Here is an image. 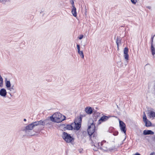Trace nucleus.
<instances>
[{"label":"nucleus","instance_id":"nucleus-18","mask_svg":"<svg viewBox=\"0 0 155 155\" xmlns=\"http://www.w3.org/2000/svg\"><path fill=\"white\" fill-rule=\"evenodd\" d=\"M148 114L150 118L155 117V112L153 111H151Z\"/></svg>","mask_w":155,"mask_h":155},{"label":"nucleus","instance_id":"nucleus-3","mask_svg":"<svg viewBox=\"0 0 155 155\" xmlns=\"http://www.w3.org/2000/svg\"><path fill=\"white\" fill-rule=\"evenodd\" d=\"M81 117H77L74 123H72L73 129L78 130L81 126Z\"/></svg>","mask_w":155,"mask_h":155},{"label":"nucleus","instance_id":"nucleus-2","mask_svg":"<svg viewBox=\"0 0 155 155\" xmlns=\"http://www.w3.org/2000/svg\"><path fill=\"white\" fill-rule=\"evenodd\" d=\"M95 127L94 123V121L92 119L89 120L87 132L89 135H91L95 132Z\"/></svg>","mask_w":155,"mask_h":155},{"label":"nucleus","instance_id":"nucleus-33","mask_svg":"<svg viewBox=\"0 0 155 155\" xmlns=\"http://www.w3.org/2000/svg\"><path fill=\"white\" fill-rule=\"evenodd\" d=\"M153 37H152V38H151L152 42H151V43H153Z\"/></svg>","mask_w":155,"mask_h":155},{"label":"nucleus","instance_id":"nucleus-31","mask_svg":"<svg viewBox=\"0 0 155 155\" xmlns=\"http://www.w3.org/2000/svg\"><path fill=\"white\" fill-rule=\"evenodd\" d=\"M2 2H5L7 1L8 0H1Z\"/></svg>","mask_w":155,"mask_h":155},{"label":"nucleus","instance_id":"nucleus-16","mask_svg":"<svg viewBox=\"0 0 155 155\" xmlns=\"http://www.w3.org/2000/svg\"><path fill=\"white\" fill-rule=\"evenodd\" d=\"M85 111L88 114H91L92 113V108L90 107H87L85 108Z\"/></svg>","mask_w":155,"mask_h":155},{"label":"nucleus","instance_id":"nucleus-30","mask_svg":"<svg viewBox=\"0 0 155 155\" xmlns=\"http://www.w3.org/2000/svg\"><path fill=\"white\" fill-rule=\"evenodd\" d=\"M82 150H83L82 149L79 150V152L80 153H82Z\"/></svg>","mask_w":155,"mask_h":155},{"label":"nucleus","instance_id":"nucleus-5","mask_svg":"<svg viewBox=\"0 0 155 155\" xmlns=\"http://www.w3.org/2000/svg\"><path fill=\"white\" fill-rule=\"evenodd\" d=\"M63 139L67 143H71L74 140L73 138L69 134L63 132L62 135Z\"/></svg>","mask_w":155,"mask_h":155},{"label":"nucleus","instance_id":"nucleus-17","mask_svg":"<svg viewBox=\"0 0 155 155\" xmlns=\"http://www.w3.org/2000/svg\"><path fill=\"white\" fill-rule=\"evenodd\" d=\"M72 9L71 12L73 15L74 16L76 17L77 15V13L76 11V9L74 6H73V7H72Z\"/></svg>","mask_w":155,"mask_h":155},{"label":"nucleus","instance_id":"nucleus-29","mask_svg":"<svg viewBox=\"0 0 155 155\" xmlns=\"http://www.w3.org/2000/svg\"><path fill=\"white\" fill-rule=\"evenodd\" d=\"M150 155H155V153L154 152H152L150 153Z\"/></svg>","mask_w":155,"mask_h":155},{"label":"nucleus","instance_id":"nucleus-6","mask_svg":"<svg viewBox=\"0 0 155 155\" xmlns=\"http://www.w3.org/2000/svg\"><path fill=\"white\" fill-rule=\"evenodd\" d=\"M108 145V143L105 140H103L100 143H98V147L104 151L107 150Z\"/></svg>","mask_w":155,"mask_h":155},{"label":"nucleus","instance_id":"nucleus-20","mask_svg":"<svg viewBox=\"0 0 155 155\" xmlns=\"http://www.w3.org/2000/svg\"><path fill=\"white\" fill-rule=\"evenodd\" d=\"M144 123L145 124V126L147 127H150L151 126V122L148 120L144 122Z\"/></svg>","mask_w":155,"mask_h":155},{"label":"nucleus","instance_id":"nucleus-12","mask_svg":"<svg viewBox=\"0 0 155 155\" xmlns=\"http://www.w3.org/2000/svg\"><path fill=\"white\" fill-rule=\"evenodd\" d=\"M7 94L6 90L4 88H2L0 90V95L5 97Z\"/></svg>","mask_w":155,"mask_h":155},{"label":"nucleus","instance_id":"nucleus-9","mask_svg":"<svg viewBox=\"0 0 155 155\" xmlns=\"http://www.w3.org/2000/svg\"><path fill=\"white\" fill-rule=\"evenodd\" d=\"M35 122H34L31 124H28L26 127L25 129H27V130H32L34 127L35 126H36V124H35Z\"/></svg>","mask_w":155,"mask_h":155},{"label":"nucleus","instance_id":"nucleus-15","mask_svg":"<svg viewBox=\"0 0 155 155\" xmlns=\"http://www.w3.org/2000/svg\"><path fill=\"white\" fill-rule=\"evenodd\" d=\"M24 130L25 132L26 135L27 136H32L33 135L32 133V131L31 130H27V129H25Z\"/></svg>","mask_w":155,"mask_h":155},{"label":"nucleus","instance_id":"nucleus-27","mask_svg":"<svg viewBox=\"0 0 155 155\" xmlns=\"http://www.w3.org/2000/svg\"><path fill=\"white\" fill-rule=\"evenodd\" d=\"M83 37V35H80L79 37V39H82Z\"/></svg>","mask_w":155,"mask_h":155},{"label":"nucleus","instance_id":"nucleus-11","mask_svg":"<svg viewBox=\"0 0 155 155\" xmlns=\"http://www.w3.org/2000/svg\"><path fill=\"white\" fill-rule=\"evenodd\" d=\"M128 49L127 48H125L124 50V57L126 60L129 59V55L128 54Z\"/></svg>","mask_w":155,"mask_h":155},{"label":"nucleus","instance_id":"nucleus-7","mask_svg":"<svg viewBox=\"0 0 155 155\" xmlns=\"http://www.w3.org/2000/svg\"><path fill=\"white\" fill-rule=\"evenodd\" d=\"M5 86L7 90L10 91H13L15 90L14 85L11 86V84L9 81H5Z\"/></svg>","mask_w":155,"mask_h":155},{"label":"nucleus","instance_id":"nucleus-32","mask_svg":"<svg viewBox=\"0 0 155 155\" xmlns=\"http://www.w3.org/2000/svg\"><path fill=\"white\" fill-rule=\"evenodd\" d=\"M71 4H72V7H73V6H74V2L73 1L72 2V3H71Z\"/></svg>","mask_w":155,"mask_h":155},{"label":"nucleus","instance_id":"nucleus-37","mask_svg":"<svg viewBox=\"0 0 155 155\" xmlns=\"http://www.w3.org/2000/svg\"><path fill=\"white\" fill-rule=\"evenodd\" d=\"M94 141L95 142H96V140H94Z\"/></svg>","mask_w":155,"mask_h":155},{"label":"nucleus","instance_id":"nucleus-28","mask_svg":"<svg viewBox=\"0 0 155 155\" xmlns=\"http://www.w3.org/2000/svg\"><path fill=\"white\" fill-rule=\"evenodd\" d=\"M100 114L99 113H95L94 115V116H95V115H96L97 116H98V115H99Z\"/></svg>","mask_w":155,"mask_h":155},{"label":"nucleus","instance_id":"nucleus-36","mask_svg":"<svg viewBox=\"0 0 155 155\" xmlns=\"http://www.w3.org/2000/svg\"><path fill=\"white\" fill-rule=\"evenodd\" d=\"M94 120L95 121H96L97 120L96 119H94Z\"/></svg>","mask_w":155,"mask_h":155},{"label":"nucleus","instance_id":"nucleus-26","mask_svg":"<svg viewBox=\"0 0 155 155\" xmlns=\"http://www.w3.org/2000/svg\"><path fill=\"white\" fill-rule=\"evenodd\" d=\"M118 133L117 131L115 132L113 134L115 136H116L118 135Z\"/></svg>","mask_w":155,"mask_h":155},{"label":"nucleus","instance_id":"nucleus-8","mask_svg":"<svg viewBox=\"0 0 155 155\" xmlns=\"http://www.w3.org/2000/svg\"><path fill=\"white\" fill-rule=\"evenodd\" d=\"M119 125L120 129L122 132H123L125 135H126V125L122 121L119 120Z\"/></svg>","mask_w":155,"mask_h":155},{"label":"nucleus","instance_id":"nucleus-10","mask_svg":"<svg viewBox=\"0 0 155 155\" xmlns=\"http://www.w3.org/2000/svg\"><path fill=\"white\" fill-rule=\"evenodd\" d=\"M109 118V117L104 116L101 117L99 119L98 122V124H100L102 122H104L107 120Z\"/></svg>","mask_w":155,"mask_h":155},{"label":"nucleus","instance_id":"nucleus-13","mask_svg":"<svg viewBox=\"0 0 155 155\" xmlns=\"http://www.w3.org/2000/svg\"><path fill=\"white\" fill-rule=\"evenodd\" d=\"M78 49V52L79 54L81 57L82 58H84V54L83 51L80 50V46L78 45H77Z\"/></svg>","mask_w":155,"mask_h":155},{"label":"nucleus","instance_id":"nucleus-23","mask_svg":"<svg viewBox=\"0 0 155 155\" xmlns=\"http://www.w3.org/2000/svg\"><path fill=\"white\" fill-rule=\"evenodd\" d=\"M143 121L144 122H145L147 120V117H146V115L145 113L144 112H143Z\"/></svg>","mask_w":155,"mask_h":155},{"label":"nucleus","instance_id":"nucleus-1","mask_svg":"<svg viewBox=\"0 0 155 155\" xmlns=\"http://www.w3.org/2000/svg\"><path fill=\"white\" fill-rule=\"evenodd\" d=\"M65 117L59 113L56 112L50 117L51 120L55 122L60 123L64 120Z\"/></svg>","mask_w":155,"mask_h":155},{"label":"nucleus","instance_id":"nucleus-24","mask_svg":"<svg viewBox=\"0 0 155 155\" xmlns=\"http://www.w3.org/2000/svg\"><path fill=\"white\" fill-rule=\"evenodd\" d=\"M131 2L134 4H135L137 2V0H130Z\"/></svg>","mask_w":155,"mask_h":155},{"label":"nucleus","instance_id":"nucleus-35","mask_svg":"<svg viewBox=\"0 0 155 155\" xmlns=\"http://www.w3.org/2000/svg\"><path fill=\"white\" fill-rule=\"evenodd\" d=\"M147 8H149V9H150V7H148Z\"/></svg>","mask_w":155,"mask_h":155},{"label":"nucleus","instance_id":"nucleus-19","mask_svg":"<svg viewBox=\"0 0 155 155\" xmlns=\"http://www.w3.org/2000/svg\"><path fill=\"white\" fill-rule=\"evenodd\" d=\"M151 51L152 52V54L154 55L155 54V49L154 47L153 46V43H151Z\"/></svg>","mask_w":155,"mask_h":155},{"label":"nucleus","instance_id":"nucleus-4","mask_svg":"<svg viewBox=\"0 0 155 155\" xmlns=\"http://www.w3.org/2000/svg\"><path fill=\"white\" fill-rule=\"evenodd\" d=\"M35 122L36 126L38 125H42L43 126L46 125L48 127L49 125H51V123L49 119H46L44 120H41L39 121H35Z\"/></svg>","mask_w":155,"mask_h":155},{"label":"nucleus","instance_id":"nucleus-14","mask_svg":"<svg viewBox=\"0 0 155 155\" xmlns=\"http://www.w3.org/2000/svg\"><path fill=\"white\" fill-rule=\"evenodd\" d=\"M154 134L153 132L151 130H144L143 131V134L144 135H153Z\"/></svg>","mask_w":155,"mask_h":155},{"label":"nucleus","instance_id":"nucleus-34","mask_svg":"<svg viewBox=\"0 0 155 155\" xmlns=\"http://www.w3.org/2000/svg\"><path fill=\"white\" fill-rule=\"evenodd\" d=\"M24 120L25 121H26V120L25 119H24Z\"/></svg>","mask_w":155,"mask_h":155},{"label":"nucleus","instance_id":"nucleus-22","mask_svg":"<svg viewBox=\"0 0 155 155\" xmlns=\"http://www.w3.org/2000/svg\"><path fill=\"white\" fill-rule=\"evenodd\" d=\"M93 147H94L93 148V150L95 151H97V149L99 148L98 147V144H97L96 143H95V144Z\"/></svg>","mask_w":155,"mask_h":155},{"label":"nucleus","instance_id":"nucleus-21","mask_svg":"<svg viewBox=\"0 0 155 155\" xmlns=\"http://www.w3.org/2000/svg\"><path fill=\"white\" fill-rule=\"evenodd\" d=\"M65 128L69 130H71L73 129V127L72 126V124L71 125H67L65 127Z\"/></svg>","mask_w":155,"mask_h":155},{"label":"nucleus","instance_id":"nucleus-25","mask_svg":"<svg viewBox=\"0 0 155 155\" xmlns=\"http://www.w3.org/2000/svg\"><path fill=\"white\" fill-rule=\"evenodd\" d=\"M119 42H120V41L118 40V38H117L116 43H117V44L118 47V43Z\"/></svg>","mask_w":155,"mask_h":155}]
</instances>
